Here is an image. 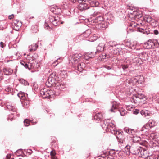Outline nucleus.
Masks as SVG:
<instances>
[{
	"label": "nucleus",
	"mask_w": 159,
	"mask_h": 159,
	"mask_svg": "<svg viewBox=\"0 0 159 159\" xmlns=\"http://www.w3.org/2000/svg\"><path fill=\"white\" fill-rule=\"evenodd\" d=\"M58 79L55 72L52 73L47 80L45 83L46 85L49 87L54 86L59 87V88L60 89L62 84L58 82Z\"/></svg>",
	"instance_id": "f257e3e1"
},
{
	"label": "nucleus",
	"mask_w": 159,
	"mask_h": 159,
	"mask_svg": "<svg viewBox=\"0 0 159 159\" xmlns=\"http://www.w3.org/2000/svg\"><path fill=\"white\" fill-rule=\"evenodd\" d=\"M82 55L80 53H75L71 56L70 58V63L72 64H76L78 63V60L82 57Z\"/></svg>",
	"instance_id": "f03ea898"
},
{
	"label": "nucleus",
	"mask_w": 159,
	"mask_h": 159,
	"mask_svg": "<svg viewBox=\"0 0 159 159\" xmlns=\"http://www.w3.org/2000/svg\"><path fill=\"white\" fill-rule=\"evenodd\" d=\"M52 93V90L46 89H42L40 91V94L43 98H49Z\"/></svg>",
	"instance_id": "7ed1b4c3"
},
{
	"label": "nucleus",
	"mask_w": 159,
	"mask_h": 159,
	"mask_svg": "<svg viewBox=\"0 0 159 159\" xmlns=\"http://www.w3.org/2000/svg\"><path fill=\"white\" fill-rule=\"evenodd\" d=\"M111 133L116 136L119 142L123 143L124 139L123 136L120 130L116 131L115 130L113 132L111 131Z\"/></svg>",
	"instance_id": "20e7f679"
},
{
	"label": "nucleus",
	"mask_w": 159,
	"mask_h": 159,
	"mask_svg": "<svg viewBox=\"0 0 159 159\" xmlns=\"http://www.w3.org/2000/svg\"><path fill=\"white\" fill-rule=\"evenodd\" d=\"M73 67H75V69L80 72L85 70L84 68L85 67V64L84 63H78L76 64H72Z\"/></svg>",
	"instance_id": "39448f33"
},
{
	"label": "nucleus",
	"mask_w": 159,
	"mask_h": 159,
	"mask_svg": "<svg viewBox=\"0 0 159 159\" xmlns=\"http://www.w3.org/2000/svg\"><path fill=\"white\" fill-rule=\"evenodd\" d=\"M85 2H87L90 7H97L99 5V2L96 0H83Z\"/></svg>",
	"instance_id": "423d86ee"
},
{
	"label": "nucleus",
	"mask_w": 159,
	"mask_h": 159,
	"mask_svg": "<svg viewBox=\"0 0 159 159\" xmlns=\"http://www.w3.org/2000/svg\"><path fill=\"white\" fill-rule=\"evenodd\" d=\"M96 55L97 52H89L85 53L83 56V58L85 60H88L90 58H94Z\"/></svg>",
	"instance_id": "0eeeda50"
},
{
	"label": "nucleus",
	"mask_w": 159,
	"mask_h": 159,
	"mask_svg": "<svg viewBox=\"0 0 159 159\" xmlns=\"http://www.w3.org/2000/svg\"><path fill=\"white\" fill-rule=\"evenodd\" d=\"M49 19L50 21L54 26H57L60 23L58 17L50 16L49 17Z\"/></svg>",
	"instance_id": "6e6552de"
},
{
	"label": "nucleus",
	"mask_w": 159,
	"mask_h": 159,
	"mask_svg": "<svg viewBox=\"0 0 159 159\" xmlns=\"http://www.w3.org/2000/svg\"><path fill=\"white\" fill-rule=\"evenodd\" d=\"M104 21V19L102 16H98L95 18L93 19L92 20V22L95 23V24L101 23Z\"/></svg>",
	"instance_id": "1a4fd4ad"
},
{
	"label": "nucleus",
	"mask_w": 159,
	"mask_h": 159,
	"mask_svg": "<svg viewBox=\"0 0 159 159\" xmlns=\"http://www.w3.org/2000/svg\"><path fill=\"white\" fill-rule=\"evenodd\" d=\"M142 149L140 147H138V148H134V147H131V153L133 154L137 155L142 151Z\"/></svg>",
	"instance_id": "9d476101"
},
{
	"label": "nucleus",
	"mask_w": 159,
	"mask_h": 159,
	"mask_svg": "<svg viewBox=\"0 0 159 159\" xmlns=\"http://www.w3.org/2000/svg\"><path fill=\"white\" fill-rule=\"evenodd\" d=\"M96 27L98 29H102L107 27V23L103 21L101 23L95 24Z\"/></svg>",
	"instance_id": "9b49d317"
},
{
	"label": "nucleus",
	"mask_w": 159,
	"mask_h": 159,
	"mask_svg": "<svg viewBox=\"0 0 159 159\" xmlns=\"http://www.w3.org/2000/svg\"><path fill=\"white\" fill-rule=\"evenodd\" d=\"M7 108L9 110H11L12 112H15L16 113H15L16 115L18 117H19L20 116V114L17 113V109L15 107L11 105L10 104L7 105Z\"/></svg>",
	"instance_id": "f8f14e48"
},
{
	"label": "nucleus",
	"mask_w": 159,
	"mask_h": 159,
	"mask_svg": "<svg viewBox=\"0 0 159 159\" xmlns=\"http://www.w3.org/2000/svg\"><path fill=\"white\" fill-rule=\"evenodd\" d=\"M139 57H141V60L145 61L148 59V54L145 52H143L139 53Z\"/></svg>",
	"instance_id": "ddd939ff"
},
{
	"label": "nucleus",
	"mask_w": 159,
	"mask_h": 159,
	"mask_svg": "<svg viewBox=\"0 0 159 159\" xmlns=\"http://www.w3.org/2000/svg\"><path fill=\"white\" fill-rule=\"evenodd\" d=\"M153 43L152 40H150L144 43V47L147 49H149L153 48Z\"/></svg>",
	"instance_id": "4468645a"
},
{
	"label": "nucleus",
	"mask_w": 159,
	"mask_h": 159,
	"mask_svg": "<svg viewBox=\"0 0 159 159\" xmlns=\"http://www.w3.org/2000/svg\"><path fill=\"white\" fill-rule=\"evenodd\" d=\"M131 13V15L130 16L131 17L134 19L136 20L137 19H139V18L141 17L142 15L141 14H139L138 13L134 11H133V13Z\"/></svg>",
	"instance_id": "2eb2a0df"
},
{
	"label": "nucleus",
	"mask_w": 159,
	"mask_h": 159,
	"mask_svg": "<svg viewBox=\"0 0 159 159\" xmlns=\"http://www.w3.org/2000/svg\"><path fill=\"white\" fill-rule=\"evenodd\" d=\"M131 101L132 103H134L135 104H139V103L141 102V101L139 99L136 95H134L131 98Z\"/></svg>",
	"instance_id": "dca6fc26"
},
{
	"label": "nucleus",
	"mask_w": 159,
	"mask_h": 159,
	"mask_svg": "<svg viewBox=\"0 0 159 159\" xmlns=\"http://www.w3.org/2000/svg\"><path fill=\"white\" fill-rule=\"evenodd\" d=\"M104 48V44L101 43L98 45L96 48V50L95 52H97V55L98 54L99 52L103 51Z\"/></svg>",
	"instance_id": "f3484780"
},
{
	"label": "nucleus",
	"mask_w": 159,
	"mask_h": 159,
	"mask_svg": "<svg viewBox=\"0 0 159 159\" xmlns=\"http://www.w3.org/2000/svg\"><path fill=\"white\" fill-rule=\"evenodd\" d=\"M103 115L102 113H98L95 114L93 118L95 120L99 121L103 119Z\"/></svg>",
	"instance_id": "a211bd4d"
},
{
	"label": "nucleus",
	"mask_w": 159,
	"mask_h": 159,
	"mask_svg": "<svg viewBox=\"0 0 159 159\" xmlns=\"http://www.w3.org/2000/svg\"><path fill=\"white\" fill-rule=\"evenodd\" d=\"M131 62L132 63H139V64H142V62L141 61V59L135 57V56L132 59H131V61H130V63Z\"/></svg>",
	"instance_id": "6ab92c4d"
},
{
	"label": "nucleus",
	"mask_w": 159,
	"mask_h": 159,
	"mask_svg": "<svg viewBox=\"0 0 159 159\" xmlns=\"http://www.w3.org/2000/svg\"><path fill=\"white\" fill-rule=\"evenodd\" d=\"M118 105L116 104V102H113L111 107L110 109V111L111 112H116L117 111V108Z\"/></svg>",
	"instance_id": "aec40b11"
},
{
	"label": "nucleus",
	"mask_w": 159,
	"mask_h": 159,
	"mask_svg": "<svg viewBox=\"0 0 159 159\" xmlns=\"http://www.w3.org/2000/svg\"><path fill=\"white\" fill-rule=\"evenodd\" d=\"M106 129H108V131H110L111 132L113 131L115 129V125L111 122H110L107 127H106Z\"/></svg>",
	"instance_id": "412c9836"
},
{
	"label": "nucleus",
	"mask_w": 159,
	"mask_h": 159,
	"mask_svg": "<svg viewBox=\"0 0 159 159\" xmlns=\"http://www.w3.org/2000/svg\"><path fill=\"white\" fill-rule=\"evenodd\" d=\"M3 71L4 74L6 75H11L13 72V70L10 68H4Z\"/></svg>",
	"instance_id": "4be33fe9"
},
{
	"label": "nucleus",
	"mask_w": 159,
	"mask_h": 159,
	"mask_svg": "<svg viewBox=\"0 0 159 159\" xmlns=\"http://www.w3.org/2000/svg\"><path fill=\"white\" fill-rule=\"evenodd\" d=\"M37 121H35L34 122L33 121V120H29L27 119H26L24 121V125L25 126H28L30 125V123H32L33 124H35L37 123Z\"/></svg>",
	"instance_id": "5701e85b"
},
{
	"label": "nucleus",
	"mask_w": 159,
	"mask_h": 159,
	"mask_svg": "<svg viewBox=\"0 0 159 159\" xmlns=\"http://www.w3.org/2000/svg\"><path fill=\"white\" fill-rule=\"evenodd\" d=\"M126 45L131 49H135L136 47V44L134 43L128 42L126 43Z\"/></svg>",
	"instance_id": "b1692460"
},
{
	"label": "nucleus",
	"mask_w": 159,
	"mask_h": 159,
	"mask_svg": "<svg viewBox=\"0 0 159 159\" xmlns=\"http://www.w3.org/2000/svg\"><path fill=\"white\" fill-rule=\"evenodd\" d=\"M30 66L32 68H38L40 66V64L39 63H38L36 61L30 63Z\"/></svg>",
	"instance_id": "393cba45"
},
{
	"label": "nucleus",
	"mask_w": 159,
	"mask_h": 159,
	"mask_svg": "<svg viewBox=\"0 0 159 159\" xmlns=\"http://www.w3.org/2000/svg\"><path fill=\"white\" fill-rule=\"evenodd\" d=\"M38 47V46L37 44H33L29 46V50L31 52L35 51Z\"/></svg>",
	"instance_id": "a878e982"
},
{
	"label": "nucleus",
	"mask_w": 159,
	"mask_h": 159,
	"mask_svg": "<svg viewBox=\"0 0 159 159\" xmlns=\"http://www.w3.org/2000/svg\"><path fill=\"white\" fill-rule=\"evenodd\" d=\"M132 146H130L129 145H127L125 148V154L127 155H129L131 153V148Z\"/></svg>",
	"instance_id": "bb28decb"
},
{
	"label": "nucleus",
	"mask_w": 159,
	"mask_h": 159,
	"mask_svg": "<svg viewBox=\"0 0 159 159\" xmlns=\"http://www.w3.org/2000/svg\"><path fill=\"white\" fill-rule=\"evenodd\" d=\"M27 94H25L24 92H20L19 93L17 94L18 96L20 98H22L23 99H24L26 98Z\"/></svg>",
	"instance_id": "cd10ccee"
},
{
	"label": "nucleus",
	"mask_w": 159,
	"mask_h": 159,
	"mask_svg": "<svg viewBox=\"0 0 159 159\" xmlns=\"http://www.w3.org/2000/svg\"><path fill=\"white\" fill-rule=\"evenodd\" d=\"M140 113L142 116L146 117L147 116H149L150 112L147 110H143L141 111Z\"/></svg>",
	"instance_id": "c85d7f7f"
},
{
	"label": "nucleus",
	"mask_w": 159,
	"mask_h": 159,
	"mask_svg": "<svg viewBox=\"0 0 159 159\" xmlns=\"http://www.w3.org/2000/svg\"><path fill=\"white\" fill-rule=\"evenodd\" d=\"M126 60L127 61L130 62L131 61V59H132L134 56V55L130 53L129 52L128 53L126 54Z\"/></svg>",
	"instance_id": "c756f323"
},
{
	"label": "nucleus",
	"mask_w": 159,
	"mask_h": 159,
	"mask_svg": "<svg viewBox=\"0 0 159 159\" xmlns=\"http://www.w3.org/2000/svg\"><path fill=\"white\" fill-rule=\"evenodd\" d=\"M148 124L149 125L151 128L157 125V123L153 120H150Z\"/></svg>",
	"instance_id": "7c9ffc66"
},
{
	"label": "nucleus",
	"mask_w": 159,
	"mask_h": 159,
	"mask_svg": "<svg viewBox=\"0 0 159 159\" xmlns=\"http://www.w3.org/2000/svg\"><path fill=\"white\" fill-rule=\"evenodd\" d=\"M152 42L153 43V48H158L159 47V43L156 40L152 39Z\"/></svg>",
	"instance_id": "2f4dec72"
},
{
	"label": "nucleus",
	"mask_w": 159,
	"mask_h": 159,
	"mask_svg": "<svg viewBox=\"0 0 159 159\" xmlns=\"http://www.w3.org/2000/svg\"><path fill=\"white\" fill-rule=\"evenodd\" d=\"M20 83L24 85H28L29 84L28 82L25 80L21 78L19 80Z\"/></svg>",
	"instance_id": "473e14b6"
},
{
	"label": "nucleus",
	"mask_w": 159,
	"mask_h": 159,
	"mask_svg": "<svg viewBox=\"0 0 159 159\" xmlns=\"http://www.w3.org/2000/svg\"><path fill=\"white\" fill-rule=\"evenodd\" d=\"M110 120L109 119H105L104 120V124L102 125V127L104 128H106V127H107L108 124L110 122Z\"/></svg>",
	"instance_id": "72a5a7b5"
},
{
	"label": "nucleus",
	"mask_w": 159,
	"mask_h": 159,
	"mask_svg": "<svg viewBox=\"0 0 159 159\" xmlns=\"http://www.w3.org/2000/svg\"><path fill=\"white\" fill-rule=\"evenodd\" d=\"M137 96V97L139 98V99L141 101V100L143 99V98H145V96L141 93H138L136 95Z\"/></svg>",
	"instance_id": "f704fd0d"
},
{
	"label": "nucleus",
	"mask_w": 159,
	"mask_h": 159,
	"mask_svg": "<svg viewBox=\"0 0 159 159\" xmlns=\"http://www.w3.org/2000/svg\"><path fill=\"white\" fill-rule=\"evenodd\" d=\"M120 115L122 116H124L126 114L127 111L123 109H121L120 110H118Z\"/></svg>",
	"instance_id": "c9c22d12"
},
{
	"label": "nucleus",
	"mask_w": 159,
	"mask_h": 159,
	"mask_svg": "<svg viewBox=\"0 0 159 159\" xmlns=\"http://www.w3.org/2000/svg\"><path fill=\"white\" fill-rule=\"evenodd\" d=\"M126 64L122 65L121 66L122 68L124 70H125L126 69L128 68L130 64V62L126 61Z\"/></svg>",
	"instance_id": "e433bc0d"
},
{
	"label": "nucleus",
	"mask_w": 159,
	"mask_h": 159,
	"mask_svg": "<svg viewBox=\"0 0 159 159\" xmlns=\"http://www.w3.org/2000/svg\"><path fill=\"white\" fill-rule=\"evenodd\" d=\"M22 153L21 149H19L15 152V154L18 156H20Z\"/></svg>",
	"instance_id": "4c0bfd02"
},
{
	"label": "nucleus",
	"mask_w": 159,
	"mask_h": 159,
	"mask_svg": "<svg viewBox=\"0 0 159 159\" xmlns=\"http://www.w3.org/2000/svg\"><path fill=\"white\" fill-rule=\"evenodd\" d=\"M16 115L15 113L11 114V115H9V116L7 118V120H9L10 119V120L11 121H12L13 119L14 116L13 115Z\"/></svg>",
	"instance_id": "58836bf2"
},
{
	"label": "nucleus",
	"mask_w": 159,
	"mask_h": 159,
	"mask_svg": "<svg viewBox=\"0 0 159 159\" xmlns=\"http://www.w3.org/2000/svg\"><path fill=\"white\" fill-rule=\"evenodd\" d=\"M5 90L7 92H11L12 90V88L10 86H7L5 87Z\"/></svg>",
	"instance_id": "ea45409f"
},
{
	"label": "nucleus",
	"mask_w": 159,
	"mask_h": 159,
	"mask_svg": "<svg viewBox=\"0 0 159 159\" xmlns=\"http://www.w3.org/2000/svg\"><path fill=\"white\" fill-rule=\"evenodd\" d=\"M151 17L149 16H146L145 17L144 20L148 22H149L151 21Z\"/></svg>",
	"instance_id": "a19ab883"
},
{
	"label": "nucleus",
	"mask_w": 159,
	"mask_h": 159,
	"mask_svg": "<svg viewBox=\"0 0 159 159\" xmlns=\"http://www.w3.org/2000/svg\"><path fill=\"white\" fill-rule=\"evenodd\" d=\"M152 31H150L148 29H146L145 30V31L144 32V34H152Z\"/></svg>",
	"instance_id": "79ce46f5"
},
{
	"label": "nucleus",
	"mask_w": 159,
	"mask_h": 159,
	"mask_svg": "<svg viewBox=\"0 0 159 159\" xmlns=\"http://www.w3.org/2000/svg\"><path fill=\"white\" fill-rule=\"evenodd\" d=\"M145 30H146V29L142 28H138V31L144 34Z\"/></svg>",
	"instance_id": "37998d69"
},
{
	"label": "nucleus",
	"mask_w": 159,
	"mask_h": 159,
	"mask_svg": "<svg viewBox=\"0 0 159 159\" xmlns=\"http://www.w3.org/2000/svg\"><path fill=\"white\" fill-rule=\"evenodd\" d=\"M59 59L56 60L52 63V65L53 66H57L59 63L60 62H58V60Z\"/></svg>",
	"instance_id": "c03bdc74"
},
{
	"label": "nucleus",
	"mask_w": 159,
	"mask_h": 159,
	"mask_svg": "<svg viewBox=\"0 0 159 159\" xmlns=\"http://www.w3.org/2000/svg\"><path fill=\"white\" fill-rule=\"evenodd\" d=\"M134 81L136 84H141L142 82V80H138L137 78L135 79Z\"/></svg>",
	"instance_id": "a18cd8bd"
},
{
	"label": "nucleus",
	"mask_w": 159,
	"mask_h": 159,
	"mask_svg": "<svg viewBox=\"0 0 159 159\" xmlns=\"http://www.w3.org/2000/svg\"><path fill=\"white\" fill-rule=\"evenodd\" d=\"M130 129L128 128L125 127L124 128V130L125 132L130 134Z\"/></svg>",
	"instance_id": "49530a36"
},
{
	"label": "nucleus",
	"mask_w": 159,
	"mask_h": 159,
	"mask_svg": "<svg viewBox=\"0 0 159 159\" xmlns=\"http://www.w3.org/2000/svg\"><path fill=\"white\" fill-rule=\"evenodd\" d=\"M137 130L133 129H130V134L133 135L136 132Z\"/></svg>",
	"instance_id": "de8ad7c7"
},
{
	"label": "nucleus",
	"mask_w": 159,
	"mask_h": 159,
	"mask_svg": "<svg viewBox=\"0 0 159 159\" xmlns=\"http://www.w3.org/2000/svg\"><path fill=\"white\" fill-rule=\"evenodd\" d=\"M58 74L61 75V77L62 75H65V74H66L65 71H62L60 70L58 72Z\"/></svg>",
	"instance_id": "09e8293b"
},
{
	"label": "nucleus",
	"mask_w": 159,
	"mask_h": 159,
	"mask_svg": "<svg viewBox=\"0 0 159 159\" xmlns=\"http://www.w3.org/2000/svg\"><path fill=\"white\" fill-rule=\"evenodd\" d=\"M145 128L147 129H149V128L150 129L151 128L150 126H149V125L147 123L146 125H145L143 128Z\"/></svg>",
	"instance_id": "8fccbe9b"
},
{
	"label": "nucleus",
	"mask_w": 159,
	"mask_h": 159,
	"mask_svg": "<svg viewBox=\"0 0 159 159\" xmlns=\"http://www.w3.org/2000/svg\"><path fill=\"white\" fill-rule=\"evenodd\" d=\"M139 109H135L133 111V112L134 114L137 115L139 113Z\"/></svg>",
	"instance_id": "3c124183"
},
{
	"label": "nucleus",
	"mask_w": 159,
	"mask_h": 159,
	"mask_svg": "<svg viewBox=\"0 0 159 159\" xmlns=\"http://www.w3.org/2000/svg\"><path fill=\"white\" fill-rule=\"evenodd\" d=\"M44 27L45 29H48V28H50V27L49 26V25L48 23H47L46 21L45 22V24H44Z\"/></svg>",
	"instance_id": "603ef678"
},
{
	"label": "nucleus",
	"mask_w": 159,
	"mask_h": 159,
	"mask_svg": "<svg viewBox=\"0 0 159 159\" xmlns=\"http://www.w3.org/2000/svg\"><path fill=\"white\" fill-rule=\"evenodd\" d=\"M32 57V58L34 60H36L37 59L38 56L37 54H34V55L31 56Z\"/></svg>",
	"instance_id": "864d4df0"
},
{
	"label": "nucleus",
	"mask_w": 159,
	"mask_h": 159,
	"mask_svg": "<svg viewBox=\"0 0 159 159\" xmlns=\"http://www.w3.org/2000/svg\"><path fill=\"white\" fill-rule=\"evenodd\" d=\"M28 59L30 61H32L34 60L32 58L31 56H30V55H28L27 56Z\"/></svg>",
	"instance_id": "5fc2aeb1"
},
{
	"label": "nucleus",
	"mask_w": 159,
	"mask_h": 159,
	"mask_svg": "<svg viewBox=\"0 0 159 159\" xmlns=\"http://www.w3.org/2000/svg\"><path fill=\"white\" fill-rule=\"evenodd\" d=\"M55 10L56 11L57 10L58 13H60L61 11V9L57 7L55 9Z\"/></svg>",
	"instance_id": "6e6d98bb"
},
{
	"label": "nucleus",
	"mask_w": 159,
	"mask_h": 159,
	"mask_svg": "<svg viewBox=\"0 0 159 159\" xmlns=\"http://www.w3.org/2000/svg\"><path fill=\"white\" fill-rule=\"evenodd\" d=\"M5 46V44L2 42H1L0 44V46L1 47L3 48Z\"/></svg>",
	"instance_id": "4d7b16f0"
},
{
	"label": "nucleus",
	"mask_w": 159,
	"mask_h": 159,
	"mask_svg": "<svg viewBox=\"0 0 159 159\" xmlns=\"http://www.w3.org/2000/svg\"><path fill=\"white\" fill-rule=\"evenodd\" d=\"M104 67L108 70H110L111 69V67L107 65H105L104 66Z\"/></svg>",
	"instance_id": "13d9d810"
},
{
	"label": "nucleus",
	"mask_w": 159,
	"mask_h": 159,
	"mask_svg": "<svg viewBox=\"0 0 159 159\" xmlns=\"http://www.w3.org/2000/svg\"><path fill=\"white\" fill-rule=\"evenodd\" d=\"M154 34L155 35H157L158 34V31L157 30H155L153 31Z\"/></svg>",
	"instance_id": "bf43d9fd"
},
{
	"label": "nucleus",
	"mask_w": 159,
	"mask_h": 159,
	"mask_svg": "<svg viewBox=\"0 0 159 159\" xmlns=\"http://www.w3.org/2000/svg\"><path fill=\"white\" fill-rule=\"evenodd\" d=\"M14 17V15L13 14H12L11 15H9L8 16V18L10 19H13Z\"/></svg>",
	"instance_id": "052dcab7"
},
{
	"label": "nucleus",
	"mask_w": 159,
	"mask_h": 159,
	"mask_svg": "<svg viewBox=\"0 0 159 159\" xmlns=\"http://www.w3.org/2000/svg\"><path fill=\"white\" fill-rule=\"evenodd\" d=\"M114 149L111 150V151L109 152L110 154H114L115 152H114Z\"/></svg>",
	"instance_id": "680f3d73"
},
{
	"label": "nucleus",
	"mask_w": 159,
	"mask_h": 159,
	"mask_svg": "<svg viewBox=\"0 0 159 159\" xmlns=\"http://www.w3.org/2000/svg\"><path fill=\"white\" fill-rule=\"evenodd\" d=\"M24 66L25 68L26 69L28 68L29 69H30L28 67V65L27 63H25Z\"/></svg>",
	"instance_id": "e2e57ef3"
},
{
	"label": "nucleus",
	"mask_w": 159,
	"mask_h": 159,
	"mask_svg": "<svg viewBox=\"0 0 159 159\" xmlns=\"http://www.w3.org/2000/svg\"><path fill=\"white\" fill-rule=\"evenodd\" d=\"M109 157V159H114V157L111 155H109L108 156Z\"/></svg>",
	"instance_id": "0e129e2a"
},
{
	"label": "nucleus",
	"mask_w": 159,
	"mask_h": 159,
	"mask_svg": "<svg viewBox=\"0 0 159 159\" xmlns=\"http://www.w3.org/2000/svg\"><path fill=\"white\" fill-rule=\"evenodd\" d=\"M20 63L23 66H24L25 64V63L23 61H21L20 62Z\"/></svg>",
	"instance_id": "69168bd1"
},
{
	"label": "nucleus",
	"mask_w": 159,
	"mask_h": 159,
	"mask_svg": "<svg viewBox=\"0 0 159 159\" xmlns=\"http://www.w3.org/2000/svg\"><path fill=\"white\" fill-rule=\"evenodd\" d=\"M50 155L52 156H54L55 155V153L54 152H53L52 151H51L50 152Z\"/></svg>",
	"instance_id": "338daca9"
},
{
	"label": "nucleus",
	"mask_w": 159,
	"mask_h": 159,
	"mask_svg": "<svg viewBox=\"0 0 159 159\" xmlns=\"http://www.w3.org/2000/svg\"><path fill=\"white\" fill-rule=\"evenodd\" d=\"M101 59H105L106 58V57H105L104 56V55L103 54H102V57H101Z\"/></svg>",
	"instance_id": "774afa93"
}]
</instances>
